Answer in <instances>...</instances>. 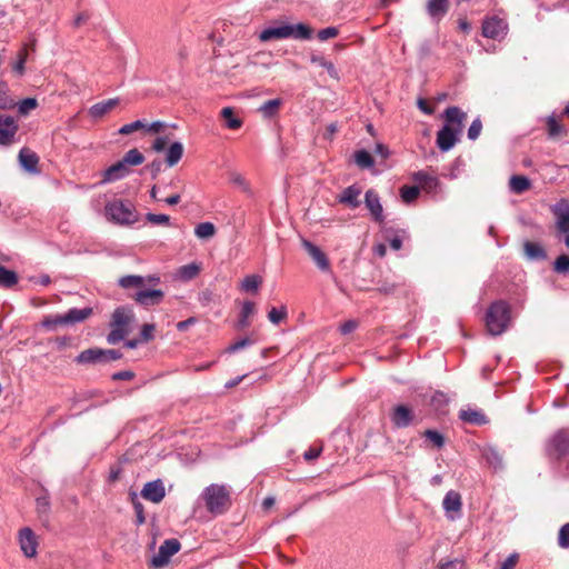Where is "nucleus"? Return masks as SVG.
Segmentation results:
<instances>
[{
    "mask_svg": "<svg viewBox=\"0 0 569 569\" xmlns=\"http://www.w3.org/2000/svg\"><path fill=\"white\" fill-rule=\"evenodd\" d=\"M310 61H311V63L323 68L332 79H336V80L340 79L338 69L335 67V64L331 61L326 59L322 54H312L310 57Z\"/></svg>",
    "mask_w": 569,
    "mask_h": 569,
    "instance_id": "29",
    "label": "nucleus"
},
{
    "mask_svg": "<svg viewBox=\"0 0 569 569\" xmlns=\"http://www.w3.org/2000/svg\"><path fill=\"white\" fill-rule=\"evenodd\" d=\"M128 335V329L126 328H119V327H112L111 331L107 336V341L110 345H116L124 339V337Z\"/></svg>",
    "mask_w": 569,
    "mask_h": 569,
    "instance_id": "46",
    "label": "nucleus"
},
{
    "mask_svg": "<svg viewBox=\"0 0 569 569\" xmlns=\"http://www.w3.org/2000/svg\"><path fill=\"white\" fill-rule=\"evenodd\" d=\"M216 232V228L211 222H201L196 226L194 234L199 239H208L211 238Z\"/></svg>",
    "mask_w": 569,
    "mask_h": 569,
    "instance_id": "44",
    "label": "nucleus"
},
{
    "mask_svg": "<svg viewBox=\"0 0 569 569\" xmlns=\"http://www.w3.org/2000/svg\"><path fill=\"white\" fill-rule=\"evenodd\" d=\"M58 326H66L63 315L50 316L42 321V327L48 330H54Z\"/></svg>",
    "mask_w": 569,
    "mask_h": 569,
    "instance_id": "50",
    "label": "nucleus"
},
{
    "mask_svg": "<svg viewBox=\"0 0 569 569\" xmlns=\"http://www.w3.org/2000/svg\"><path fill=\"white\" fill-rule=\"evenodd\" d=\"M361 194V189L356 184L349 186L339 196L338 200L340 203H345L352 209H356L360 206L359 196Z\"/></svg>",
    "mask_w": 569,
    "mask_h": 569,
    "instance_id": "20",
    "label": "nucleus"
},
{
    "mask_svg": "<svg viewBox=\"0 0 569 569\" xmlns=\"http://www.w3.org/2000/svg\"><path fill=\"white\" fill-rule=\"evenodd\" d=\"M19 162H20L21 167L24 168L29 172L38 171L37 167L39 163V158L34 152L30 151L27 148H22L20 150Z\"/></svg>",
    "mask_w": 569,
    "mask_h": 569,
    "instance_id": "25",
    "label": "nucleus"
},
{
    "mask_svg": "<svg viewBox=\"0 0 569 569\" xmlns=\"http://www.w3.org/2000/svg\"><path fill=\"white\" fill-rule=\"evenodd\" d=\"M146 220L152 224H170V217L164 213H152L146 214Z\"/></svg>",
    "mask_w": 569,
    "mask_h": 569,
    "instance_id": "53",
    "label": "nucleus"
},
{
    "mask_svg": "<svg viewBox=\"0 0 569 569\" xmlns=\"http://www.w3.org/2000/svg\"><path fill=\"white\" fill-rule=\"evenodd\" d=\"M144 128H147V122L144 120H136L133 122L123 124L119 129V133L120 134H130L137 130L144 129Z\"/></svg>",
    "mask_w": 569,
    "mask_h": 569,
    "instance_id": "51",
    "label": "nucleus"
},
{
    "mask_svg": "<svg viewBox=\"0 0 569 569\" xmlns=\"http://www.w3.org/2000/svg\"><path fill=\"white\" fill-rule=\"evenodd\" d=\"M199 499L213 516L224 513L231 505L230 491L226 485H209L202 490Z\"/></svg>",
    "mask_w": 569,
    "mask_h": 569,
    "instance_id": "3",
    "label": "nucleus"
},
{
    "mask_svg": "<svg viewBox=\"0 0 569 569\" xmlns=\"http://www.w3.org/2000/svg\"><path fill=\"white\" fill-rule=\"evenodd\" d=\"M557 218V227L559 231L569 233V203L566 199L559 200L552 208Z\"/></svg>",
    "mask_w": 569,
    "mask_h": 569,
    "instance_id": "16",
    "label": "nucleus"
},
{
    "mask_svg": "<svg viewBox=\"0 0 569 569\" xmlns=\"http://www.w3.org/2000/svg\"><path fill=\"white\" fill-rule=\"evenodd\" d=\"M144 283V277L136 274L123 276L118 280V284L123 289L137 288L140 290Z\"/></svg>",
    "mask_w": 569,
    "mask_h": 569,
    "instance_id": "34",
    "label": "nucleus"
},
{
    "mask_svg": "<svg viewBox=\"0 0 569 569\" xmlns=\"http://www.w3.org/2000/svg\"><path fill=\"white\" fill-rule=\"evenodd\" d=\"M459 417L462 421L471 423V425L481 426L487 422L486 416L479 410H473V409L461 410Z\"/></svg>",
    "mask_w": 569,
    "mask_h": 569,
    "instance_id": "31",
    "label": "nucleus"
},
{
    "mask_svg": "<svg viewBox=\"0 0 569 569\" xmlns=\"http://www.w3.org/2000/svg\"><path fill=\"white\" fill-rule=\"evenodd\" d=\"M198 300L202 306L207 307L214 301V295L212 291L207 289L199 293Z\"/></svg>",
    "mask_w": 569,
    "mask_h": 569,
    "instance_id": "64",
    "label": "nucleus"
},
{
    "mask_svg": "<svg viewBox=\"0 0 569 569\" xmlns=\"http://www.w3.org/2000/svg\"><path fill=\"white\" fill-rule=\"evenodd\" d=\"M558 545L561 548H569V522L560 528L558 535Z\"/></svg>",
    "mask_w": 569,
    "mask_h": 569,
    "instance_id": "58",
    "label": "nucleus"
},
{
    "mask_svg": "<svg viewBox=\"0 0 569 569\" xmlns=\"http://www.w3.org/2000/svg\"><path fill=\"white\" fill-rule=\"evenodd\" d=\"M511 306L505 300L491 302L487 309L485 323L491 336H501L511 326Z\"/></svg>",
    "mask_w": 569,
    "mask_h": 569,
    "instance_id": "2",
    "label": "nucleus"
},
{
    "mask_svg": "<svg viewBox=\"0 0 569 569\" xmlns=\"http://www.w3.org/2000/svg\"><path fill=\"white\" fill-rule=\"evenodd\" d=\"M28 58V51L26 48H22L19 50L17 54L16 61L12 63V72L16 74V77L20 78L24 74L26 71V62Z\"/></svg>",
    "mask_w": 569,
    "mask_h": 569,
    "instance_id": "36",
    "label": "nucleus"
},
{
    "mask_svg": "<svg viewBox=\"0 0 569 569\" xmlns=\"http://www.w3.org/2000/svg\"><path fill=\"white\" fill-rule=\"evenodd\" d=\"M407 239H409L407 230H396L395 234L386 240L389 242L392 250L398 251L402 248V242Z\"/></svg>",
    "mask_w": 569,
    "mask_h": 569,
    "instance_id": "42",
    "label": "nucleus"
},
{
    "mask_svg": "<svg viewBox=\"0 0 569 569\" xmlns=\"http://www.w3.org/2000/svg\"><path fill=\"white\" fill-rule=\"evenodd\" d=\"M230 180L233 184L241 188L244 192L249 191V186H248L246 179L240 173H236V172L231 173Z\"/></svg>",
    "mask_w": 569,
    "mask_h": 569,
    "instance_id": "63",
    "label": "nucleus"
},
{
    "mask_svg": "<svg viewBox=\"0 0 569 569\" xmlns=\"http://www.w3.org/2000/svg\"><path fill=\"white\" fill-rule=\"evenodd\" d=\"M525 254L530 261H541L547 258L546 250L537 242L526 241L523 243Z\"/></svg>",
    "mask_w": 569,
    "mask_h": 569,
    "instance_id": "26",
    "label": "nucleus"
},
{
    "mask_svg": "<svg viewBox=\"0 0 569 569\" xmlns=\"http://www.w3.org/2000/svg\"><path fill=\"white\" fill-rule=\"evenodd\" d=\"M546 453L553 461H560L569 453V429H559L550 437Z\"/></svg>",
    "mask_w": 569,
    "mask_h": 569,
    "instance_id": "5",
    "label": "nucleus"
},
{
    "mask_svg": "<svg viewBox=\"0 0 569 569\" xmlns=\"http://www.w3.org/2000/svg\"><path fill=\"white\" fill-rule=\"evenodd\" d=\"M21 114H28L30 110H33L38 106V101L34 98H26L16 104Z\"/></svg>",
    "mask_w": 569,
    "mask_h": 569,
    "instance_id": "52",
    "label": "nucleus"
},
{
    "mask_svg": "<svg viewBox=\"0 0 569 569\" xmlns=\"http://www.w3.org/2000/svg\"><path fill=\"white\" fill-rule=\"evenodd\" d=\"M180 542L177 539H167L159 547L158 552L152 557L151 565L162 568L168 565L170 558L180 550Z\"/></svg>",
    "mask_w": 569,
    "mask_h": 569,
    "instance_id": "6",
    "label": "nucleus"
},
{
    "mask_svg": "<svg viewBox=\"0 0 569 569\" xmlns=\"http://www.w3.org/2000/svg\"><path fill=\"white\" fill-rule=\"evenodd\" d=\"M102 363L116 361L122 357L121 352L113 349H102Z\"/></svg>",
    "mask_w": 569,
    "mask_h": 569,
    "instance_id": "62",
    "label": "nucleus"
},
{
    "mask_svg": "<svg viewBox=\"0 0 569 569\" xmlns=\"http://www.w3.org/2000/svg\"><path fill=\"white\" fill-rule=\"evenodd\" d=\"M281 106L280 99H271L266 102H263L259 111L262 113L264 118H272L277 114L279 107Z\"/></svg>",
    "mask_w": 569,
    "mask_h": 569,
    "instance_id": "39",
    "label": "nucleus"
},
{
    "mask_svg": "<svg viewBox=\"0 0 569 569\" xmlns=\"http://www.w3.org/2000/svg\"><path fill=\"white\" fill-rule=\"evenodd\" d=\"M253 345V340L250 338H242L233 343H231L227 349L226 352L228 353H234L237 351H240L249 346Z\"/></svg>",
    "mask_w": 569,
    "mask_h": 569,
    "instance_id": "55",
    "label": "nucleus"
},
{
    "mask_svg": "<svg viewBox=\"0 0 569 569\" xmlns=\"http://www.w3.org/2000/svg\"><path fill=\"white\" fill-rule=\"evenodd\" d=\"M18 282V276L14 271L0 266V287L11 288Z\"/></svg>",
    "mask_w": 569,
    "mask_h": 569,
    "instance_id": "38",
    "label": "nucleus"
},
{
    "mask_svg": "<svg viewBox=\"0 0 569 569\" xmlns=\"http://www.w3.org/2000/svg\"><path fill=\"white\" fill-rule=\"evenodd\" d=\"M102 349L100 348H89L81 351L74 359L77 363L80 365H92V363H102Z\"/></svg>",
    "mask_w": 569,
    "mask_h": 569,
    "instance_id": "23",
    "label": "nucleus"
},
{
    "mask_svg": "<svg viewBox=\"0 0 569 569\" xmlns=\"http://www.w3.org/2000/svg\"><path fill=\"white\" fill-rule=\"evenodd\" d=\"M17 102L9 97L6 91H0V109L10 110L14 108Z\"/></svg>",
    "mask_w": 569,
    "mask_h": 569,
    "instance_id": "60",
    "label": "nucleus"
},
{
    "mask_svg": "<svg viewBox=\"0 0 569 569\" xmlns=\"http://www.w3.org/2000/svg\"><path fill=\"white\" fill-rule=\"evenodd\" d=\"M118 99H108L98 103H94L89 109V114L93 119H99L107 114L111 109L118 104Z\"/></svg>",
    "mask_w": 569,
    "mask_h": 569,
    "instance_id": "27",
    "label": "nucleus"
},
{
    "mask_svg": "<svg viewBox=\"0 0 569 569\" xmlns=\"http://www.w3.org/2000/svg\"><path fill=\"white\" fill-rule=\"evenodd\" d=\"M19 545L23 555L28 558H32L37 555L38 541L34 532L29 528L24 527L19 531Z\"/></svg>",
    "mask_w": 569,
    "mask_h": 569,
    "instance_id": "10",
    "label": "nucleus"
},
{
    "mask_svg": "<svg viewBox=\"0 0 569 569\" xmlns=\"http://www.w3.org/2000/svg\"><path fill=\"white\" fill-rule=\"evenodd\" d=\"M133 319V312L127 307H118L112 313L111 327L128 329L129 323Z\"/></svg>",
    "mask_w": 569,
    "mask_h": 569,
    "instance_id": "22",
    "label": "nucleus"
},
{
    "mask_svg": "<svg viewBox=\"0 0 569 569\" xmlns=\"http://www.w3.org/2000/svg\"><path fill=\"white\" fill-rule=\"evenodd\" d=\"M531 187V181L525 176H512L509 181V188L513 193L520 194Z\"/></svg>",
    "mask_w": 569,
    "mask_h": 569,
    "instance_id": "33",
    "label": "nucleus"
},
{
    "mask_svg": "<svg viewBox=\"0 0 569 569\" xmlns=\"http://www.w3.org/2000/svg\"><path fill=\"white\" fill-rule=\"evenodd\" d=\"M553 270L558 273H566L569 271V256L561 254L553 262Z\"/></svg>",
    "mask_w": 569,
    "mask_h": 569,
    "instance_id": "54",
    "label": "nucleus"
},
{
    "mask_svg": "<svg viewBox=\"0 0 569 569\" xmlns=\"http://www.w3.org/2000/svg\"><path fill=\"white\" fill-rule=\"evenodd\" d=\"M106 216L118 224H132L138 221V212L130 201L113 200L106 206Z\"/></svg>",
    "mask_w": 569,
    "mask_h": 569,
    "instance_id": "4",
    "label": "nucleus"
},
{
    "mask_svg": "<svg viewBox=\"0 0 569 569\" xmlns=\"http://www.w3.org/2000/svg\"><path fill=\"white\" fill-rule=\"evenodd\" d=\"M221 117L226 121V127L229 129H239L242 126V121L234 116V111L231 107H226L221 110Z\"/></svg>",
    "mask_w": 569,
    "mask_h": 569,
    "instance_id": "37",
    "label": "nucleus"
},
{
    "mask_svg": "<svg viewBox=\"0 0 569 569\" xmlns=\"http://www.w3.org/2000/svg\"><path fill=\"white\" fill-rule=\"evenodd\" d=\"M339 34V29L337 27H327L325 29H321L317 37L320 41H327L331 38H335Z\"/></svg>",
    "mask_w": 569,
    "mask_h": 569,
    "instance_id": "57",
    "label": "nucleus"
},
{
    "mask_svg": "<svg viewBox=\"0 0 569 569\" xmlns=\"http://www.w3.org/2000/svg\"><path fill=\"white\" fill-rule=\"evenodd\" d=\"M254 313V303L252 301H244L241 306L239 319L237 321V329H246L250 326L249 318Z\"/></svg>",
    "mask_w": 569,
    "mask_h": 569,
    "instance_id": "30",
    "label": "nucleus"
},
{
    "mask_svg": "<svg viewBox=\"0 0 569 569\" xmlns=\"http://www.w3.org/2000/svg\"><path fill=\"white\" fill-rule=\"evenodd\" d=\"M413 180L421 186L433 187L437 184L438 180L435 177L429 176L425 171H417L413 173Z\"/></svg>",
    "mask_w": 569,
    "mask_h": 569,
    "instance_id": "47",
    "label": "nucleus"
},
{
    "mask_svg": "<svg viewBox=\"0 0 569 569\" xmlns=\"http://www.w3.org/2000/svg\"><path fill=\"white\" fill-rule=\"evenodd\" d=\"M355 162L361 169H369L375 164L372 156L363 149L355 152Z\"/></svg>",
    "mask_w": 569,
    "mask_h": 569,
    "instance_id": "40",
    "label": "nucleus"
},
{
    "mask_svg": "<svg viewBox=\"0 0 569 569\" xmlns=\"http://www.w3.org/2000/svg\"><path fill=\"white\" fill-rule=\"evenodd\" d=\"M442 508L448 520L456 521L460 519L462 511L461 495L455 490L448 491L442 500Z\"/></svg>",
    "mask_w": 569,
    "mask_h": 569,
    "instance_id": "7",
    "label": "nucleus"
},
{
    "mask_svg": "<svg viewBox=\"0 0 569 569\" xmlns=\"http://www.w3.org/2000/svg\"><path fill=\"white\" fill-rule=\"evenodd\" d=\"M141 495L146 500L158 503L166 496L164 486L160 479L149 481L144 485Z\"/></svg>",
    "mask_w": 569,
    "mask_h": 569,
    "instance_id": "13",
    "label": "nucleus"
},
{
    "mask_svg": "<svg viewBox=\"0 0 569 569\" xmlns=\"http://www.w3.org/2000/svg\"><path fill=\"white\" fill-rule=\"evenodd\" d=\"M547 126H548V133L550 137H557L565 131L563 127L561 124H559V122L556 120L555 114H550L547 118Z\"/></svg>",
    "mask_w": 569,
    "mask_h": 569,
    "instance_id": "49",
    "label": "nucleus"
},
{
    "mask_svg": "<svg viewBox=\"0 0 569 569\" xmlns=\"http://www.w3.org/2000/svg\"><path fill=\"white\" fill-rule=\"evenodd\" d=\"M481 457L486 460V462L491 467L493 470H502L503 468V459L500 452L497 450V448L492 446H485L480 450Z\"/></svg>",
    "mask_w": 569,
    "mask_h": 569,
    "instance_id": "18",
    "label": "nucleus"
},
{
    "mask_svg": "<svg viewBox=\"0 0 569 569\" xmlns=\"http://www.w3.org/2000/svg\"><path fill=\"white\" fill-rule=\"evenodd\" d=\"M164 293L160 289H140L134 295V300L144 307L159 305Z\"/></svg>",
    "mask_w": 569,
    "mask_h": 569,
    "instance_id": "15",
    "label": "nucleus"
},
{
    "mask_svg": "<svg viewBox=\"0 0 569 569\" xmlns=\"http://www.w3.org/2000/svg\"><path fill=\"white\" fill-rule=\"evenodd\" d=\"M153 330L154 326L150 323H144L140 331V340L141 342H147L153 339Z\"/></svg>",
    "mask_w": 569,
    "mask_h": 569,
    "instance_id": "61",
    "label": "nucleus"
},
{
    "mask_svg": "<svg viewBox=\"0 0 569 569\" xmlns=\"http://www.w3.org/2000/svg\"><path fill=\"white\" fill-rule=\"evenodd\" d=\"M507 32L506 22L498 17L487 18L482 22V36L489 39L498 40L505 37Z\"/></svg>",
    "mask_w": 569,
    "mask_h": 569,
    "instance_id": "8",
    "label": "nucleus"
},
{
    "mask_svg": "<svg viewBox=\"0 0 569 569\" xmlns=\"http://www.w3.org/2000/svg\"><path fill=\"white\" fill-rule=\"evenodd\" d=\"M445 117L446 123L437 133V146L442 152L449 151L459 141L467 114L458 107H448Z\"/></svg>",
    "mask_w": 569,
    "mask_h": 569,
    "instance_id": "1",
    "label": "nucleus"
},
{
    "mask_svg": "<svg viewBox=\"0 0 569 569\" xmlns=\"http://www.w3.org/2000/svg\"><path fill=\"white\" fill-rule=\"evenodd\" d=\"M390 418L397 428H406L411 423L413 413L407 406L398 405L393 408Z\"/></svg>",
    "mask_w": 569,
    "mask_h": 569,
    "instance_id": "17",
    "label": "nucleus"
},
{
    "mask_svg": "<svg viewBox=\"0 0 569 569\" xmlns=\"http://www.w3.org/2000/svg\"><path fill=\"white\" fill-rule=\"evenodd\" d=\"M425 437L430 440L437 448H441L445 445L443 436L437 430L428 429L425 432Z\"/></svg>",
    "mask_w": 569,
    "mask_h": 569,
    "instance_id": "56",
    "label": "nucleus"
},
{
    "mask_svg": "<svg viewBox=\"0 0 569 569\" xmlns=\"http://www.w3.org/2000/svg\"><path fill=\"white\" fill-rule=\"evenodd\" d=\"M481 129H482V123H481L480 119L479 118L475 119L468 129V138L472 141L476 140L480 136Z\"/></svg>",
    "mask_w": 569,
    "mask_h": 569,
    "instance_id": "59",
    "label": "nucleus"
},
{
    "mask_svg": "<svg viewBox=\"0 0 569 569\" xmlns=\"http://www.w3.org/2000/svg\"><path fill=\"white\" fill-rule=\"evenodd\" d=\"M449 9L448 0H428L427 11L428 14L435 20L440 21Z\"/></svg>",
    "mask_w": 569,
    "mask_h": 569,
    "instance_id": "24",
    "label": "nucleus"
},
{
    "mask_svg": "<svg viewBox=\"0 0 569 569\" xmlns=\"http://www.w3.org/2000/svg\"><path fill=\"white\" fill-rule=\"evenodd\" d=\"M286 39L295 40H310L313 36V29L306 23L299 22L296 24L284 23Z\"/></svg>",
    "mask_w": 569,
    "mask_h": 569,
    "instance_id": "14",
    "label": "nucleus"
},
{
    "mask_svg": "<svg viewBox=\"0 0 569 569\" xmlns=\"http://www.w3.org/2000/svg\"><path fill=\"white\" fill-rule=\"evenodd\" d=\"M92 315V308H71L66 313H63V321L66 326H72L76 323L83 322Z\"/></svg>",
    "mask_w": 569,
    "mask_h": 569,
    "instance_id": "19",
    "label": "nucleus"
},
{
    "mask_svg": "<svg viewBox=\"0 0 569 569\" xmlns=\"http://www.w3.org/2000/svg\"><path fill=\"white\" fill-rule=\"evenodd\" d=\"M18 123L11 116L0 112V144L9 146L14 141Z\"/></svg>",
    "mask_w": 569,
    "mask_h": 569,
    "instance_id": "9",
    "label": "nucleus"
},
{
    "mask_svg": "<svg viewBox=\"0 0 569 569\" xmlns=\"http://www.w3.org/2000/svg\"><path fill=\"white\" fill-rule=\"evenodd\" d=\"M419 193H420V189H419V187H416V186H405L401 188V191H400L401 199L406 203H410L413 200H416L417 197L419 196Z\"/></svg>",
    "mask_w": 569,
    "mask_h": 569,
    "instance_id": "45",
    "label": "nucleus"
},
{
    "mask_svg": "<svg viewBox=\"0 0 569 569\" xmlns=\"http://www.w3.org/2000/svg\"><path fill=\"white\" fill-rule=\"evenodd\" d=\"M121 161L129 168V166L141 164L144 161V157L138 149H131L126 152Z\"/></svg>",
    "mask_w": 569,
    "mask_h": 569,
    "instance_id": "43",
    "label": "nucleus"
},
{
    "mask_svg": "<svg viewBox=\"0 0 569 569\" xmlns=\"http://www.w3.org/2000/svg\"><path fill=\"white\" fill-rule=\"evenodd\" d=\"M262 283V278L258 274L247 276L241 282V289L246 292H256Z\"/></svg>",
    "mask_w": 569,
    "mask_h": 569,
    "instance_id": "41",
    "label": "nucleus"
},
{
    "mask_svg": "<svg viewBox=\"0 0 569 569\" xmlns=\"http://www.w3.org/2000/svg\"><path fill=\"white\" fill-rule=\"evenodd\" d=\"M302 247L308 252V254L311 257L313 262L317 264V267L321 271H329L330 270V263L326 256V253L315 243L310 242L309 240L303 239L302 240Z\"/></svg>",
    "mask_w": 569,
    "mask_h": 569,
    "instance_id": "12",
    "label": "nucleus"
},
{
    "mask_svg": "<svg viewBox=\"0 0 569 569\" xmlns=\"http://www.w3.org/2000/svg\"><path fill=\"white\" fill-rule=\"evenodd\" d=\"M199 272H200L199 264L192 262V263L181 266L177 271V277H178V279H180L182 281H190L193 278H196Z\"/></svg>",
    "mask_w": 569,
    "mask_h": 569,
    "instance_id": "35",
    "label": "nucleus"
},
{
    "mask_svg": "<svg viewBox=\"0 0 569 569\" xmlns=\"http://www.w3.org/2000/svg\"><path fill=\"white\" fill-rule=\"evenodd\" d=\"M129 168L120 160L110 166L103 173V182H113L129 174Z\"/></svg>",
    "mask_w": 569,
    "mask_h": 569,
    "instance_id": "21",
    "label": "nucleus"
},
{
    "mask_svg": "<svg viewBox=\"0 0 569 569\" xmlns=\"http://www.w3.org/2000/svg\"><path fill=\"white\" fill-rule=\"evenodd\" d=\"M182 154H183L182 143L179 141L171 143L167 151V157H166V163L168 164V167L176 166L182 158Z\"/></svg>",
    "mask_w": 569,
    "mask_h": 569,
    "instance_id": "32",
    "label": "nucleus"
},
{
    "mask_svg": "<svg viewBox=\"0 0 569 569\" xmlns=\"http://www.w3.org/2000/svg\"><path fill=\"white\" fill-rule=\"evenodd\" d=\"M287 317V308L282 306L281 308H271L268 312V319L273 325L280 323Z\"/></svg>",
    "mask_w": 569,
    "mask_h": 569,
    "instance_id": "48",
    "label": "nucleus"
},
{
    "mask_svg": "<svg viewBox=\"0 0 569 569\" xmlns=\"http://www.w3.org/2000/svg\"><path fill=\"white\" fill-rule=\"evenodd\" d=\"M282 39H286L284 23L274 27H268L259 33V40L261 42Z\"/></svg>",
    "mask_w": 569,
    "mask_h": 569,
    "instance_id": "28",
    "label": "nucleus"
},
{
    "mask_svg": "<svg viewBox=\"0 0 569 569\" xmlns=\"http://www.w3.org/2000/svg\"><path fill=\"white\" fill-rule=\"evenodd\" d=\"M365 203L373 221L382 223L385 220L383 208L380 202V198L375 190L369 189L366 191Z\"/></svg>",
    "mask_w": 569,
    "mask_h": 569,
    "instance_id": "11",
    "label": "nucleus"
}]
</instances>
